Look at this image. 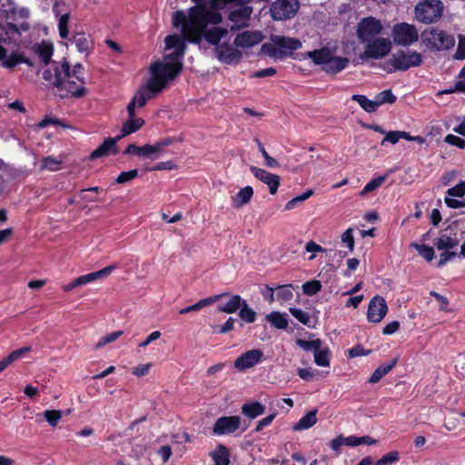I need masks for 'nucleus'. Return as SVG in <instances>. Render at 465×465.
<instances>
[{"instance_id": "obj_49", "label": "nucleus", "mask_w": 465, "mask_h": 465, "mask_svg": "<svg viewBox=\"0 0 465 465\" xmlns=\"http://www.w3.org/2000/svg\"><path fill=\"white\" fill-rule=\"evenodd\" d=\"M44 416L52 427H55L62 418V411L59 410H46L44 411Z\"/></svg>"}, {"instance_id": "obj_26", "label": "nucleus", "mask_w": 465, "mask_h": 465, "mask_svg": "<svg viewBox=\"0 0 465 465\" xmlns=\"http://www.w3.org/2000/svg\"><path fill=\"white\" fill-rule=\"evenodd\" d=\"M32 351L31 346H25L13 351L6 357L0 361V373L4 371L11 363L21 358L26 352Z\"/></svg>"}, {"instance_id": "obj_21", "label": "nucleus", "mask_w": 465, "mask_h": 465, "mask_svg": "<svg viewBox=\"0 0 465 465\" xmlns=\"http://www.w3.org/2000/svg\"><path fill=\"white\" fill-rule=\"evenodd\" d=\"M116 269L115 264H111L109 266H106L99 271L93 272L84 275H81L78 277V282L82 285H85L89 282H92L94 281H96L101 278H105L108 275H110L114 270Z\"/></svg>"}, {"instance_id": "obj_30", "label": "nucleus", "mask_w": 465, "mask_h": 465, "mask_svg": "<svg viewBox=\"0 0 465 465\" xmlns=\"http://www.w3.org/2000/svg\"><path fill=\"white\" fill-rule=\"evenodd\" d=\"M36 54L39 56V58L42 60V62L45 64V65L52 64L54 61H52V56L54 54V47L52 44L42 42L40 45H37L36 48Z\"/></svg>"}, {"instance_id": "obj_28", "label": "nucleus", "mask_w": 465, "mask_h": 465, "mask_svg": "<svg viewBox=\"0 0 465 465\" xmlns=\"http://www.w3.org/2000/svg\"><path fill=\"white\" fill-rule=\"evenodd\" d=\"M253 189L252 186L247 185L244 188H242L232 199L233 206L235 208L243 206L251 201Z\"/></svg>"}, {"instance_id": "obj_55", "label": "nucleus", "mask_w": 465, "mask_h": 465, "mask_svg": "<svg viewBox=\"0 0 465 465\" xmlns=\"http://www.w3.org/2000/svg\"><path fill=\"white\" fill-rule=\"evenodd\" d=\"M277 45L272 43L263 44L261 47V52L270 57L280 58Z\"/></svg>"}, {"instance_id": "obj_57", "label": "nucleus", "mask_w": 465, "mask_h": 465, "mask_svg": "<svg viewBox=\"0 0 465 465\" xmlns=\"http://www.w3.org/2000/svg\"><path fill=\"white\" fill-rule=\"evenodd\" d=\"M399 460V452L397 450L390 451L382 456L378 461L377 465H389Z\"/></svg>"}, {"instance_id": "obj_9", "label": "nucleus", "mask_w": 465, "mask_h": 465, "mask_svg": "<svg viewBox=\"0 0 465 465\" xmlns=\"http://www.w3.org/2000/svg\"><path fill=\"white\" fill-rule=\"evenodd\" d=\"M299 7L298 0H276L270 7V14L273 20H288L294 17Z\"/></svg>"}, {"instance_id": "obj_40", "label": "nucleus", "mask_w": 465, "mask_h": 465, "mask_svg": "<svg viewBox=\"0 0 465 465\" xmlns=\"http://www.w3.org/2000/svg\"><path fill=\"white\" fill-rule=\"evenodd\" d=\"M411 246L415 248L418 251L419 254L422 256L426 261L430 262L434 259L435 252L432 247L426 244H419L416 242H412Z\"/></svg>"}, {"instance_id": "obj_45", "label": "nucleus", "mask_w": 465, "mask_h": 465, "mask_svg": "<svg viewBox=\"0 0 465 465\" xmlns=\"http://www.w3.org/2000/svg\"><path fill=\"white\" fill-rule=\"evenodd\" d=\"M5 17L6 19H13V20H15V15H18V16L23 19L28 18L29 15H30L29 10L25 7L17 9L15 6H12L8 10H5Z\"/></svg>"}, {"instance_id": "obj_14", "label": "nucleus", "mask_w": 465, "mask_h": 465, "mask_svg": "<svg viewBox=\"0 0 465 465\" xmlns=\"http://www.w3.org/2000/svg\"><path fill=\"white\" fill-rule=\"evenodd\" d=\"M214 50L218 60L229 64H238L242 56V54L240 50L234 48L232 45L227 43L217 45Z\"/></svg>"}, {"instance_id": "obj_36", "label": "nucleus", "mask_w": 465, "mask_h": 465, "mask_svg": "<svg viewBox=\"0 0 465 465\" xmlns=\"http://www.w3.org/2000/svg\"><path fill=\"white\" fill-rule=\"evenodd\" d=\"M214 465H228L229 454L228 450L223 445H219L218 449L212 453Z\"/></svg>"}, {"instance_id": "obj_1", "label": "nucleus", "mask_w": 465, "mask_h": 465, "mask_svg": "<svg viewBox=\"0 0 465 465\" xmlns=\"http://www.w3.org/2000/svg\"><path fill=\"white\" fill-rule=\"evenodd\" d=\"M212 8L204 5L191 7L188 15L179 10L173 15L174 26H181L182 36L173 35L165 37V54L163 60H158L150 65V77L147 79V100L154 98L162 93L169 84L181 73L183 69L182 59L183 57L186 45L185 40L200 44L204 39L213 45H220V40L223 38L228 31L225 28L213 27L205 30L207 25H218L222 22V15L213 10L221 5L232 2L233 0H211Z\"/></svg>"}, {"instance_id": "obj_24", "label": "nucleus", "mask_w": 465, "mask_h": 465, "mask_svg": "<svg viewBox=\"0 0 465 465\" xmlns=\"http://www.w3.org/2000/svg\"><path fill=\"white\" fill-rule=\"evenodd\" d=\"M226 295H227V293H221V294H217V295H214V296H212L209 298L202 299L199 302H197L196 303L182 309L179 312V313L185 314V313H188L191 312L199 311V310L203 309V307H206L208 305L214 303L215 302L219 301L221 298H223Z\"/></svg>"}, {"instance_id": "obj_17", "label": "nucleus", "mask_w": 465, "mask_h": 465, "mask_svg": "<svg viewBox=\"0 0 465 465\" xmlns=\"http://www.w3.org/2000/svg\"><path fill=\"white\" fill-rule=\"evenodd\" d=\"M252 13L251 6H241L240 8L233 10L229 15V20L232 23L231 25V31L235 32L241 28L247 26V21Z\"/></svg>"}, {"instance_id": "obj_11", "label": "nucleus", "mask_w": 465, "mask_h": 465, "mask_svg": "<svg viewBox=\"0 0 465 465\" xmlns=\"http://www.w3.org/2000/svg\"><path fill=\"white\" fill-rule=\"evenodd\" d=\"M263 358V352L260 349H252L245 351L234 361V368L240 371L254 367Z\"/></svg>"}, {"instance_id": "obj_59", "label": "nucleus", "mask_w": 465, "mask_h": 465, "mask_svg": "<svg viewBox=\"0 0 465 465\" xmlns=\"http://www.w3.org/2000/svg\"><path fill=\"white\" fill-rule=\"evenodd\" d=\"M352 232L353 230L349 228L341 235V242L347 245L350 252L354 250V238Z\"/></svg>"}, {"instance_id": "obj_5", "label": "nucleus", "mask_w": 465, "mask_h": 465, "mask_svg": "<svg viewBox=\"0 0 465 465\" xmlns=\"http://www.w3.org/2000/svg\"><path fill=\"white\" fill-rule=\"evenodd\" d=\"M422 63V56L416 51H399L392 55L386 63L392 65V69H388L389 73L393 71H407L411 67L420 66Z\"/></svg>"}, {"instance_id": "obj_53", "label": "nucleus", "mask_w": 465, "mask_h": 465, "mask_svg": "<svg viewBox=\"0 0 465 465\" xmlns=\"http://www.w3.org/2000/svg\"><path fill=\"white\" fill-rule=\"evenodd\" d=\"M71 74L74 77L79 83L85 84L86 81L84 78V67L82 64L77 63L74 65L73 69H71Z\"/></svg>"}, {"instance_id": "obj_8", "label": "nucleus", "mask_w": 465, "mask_h": 465, "mask_svg": "<svg viewBox=\"0 0 465 465\" xmlns=\"http://www.w3.org/2000/svg\"><path fill=\"white\" fill-rule=\"evenodd\" d=\"M392 41L389 38L379 37L366 44L364 51L360 54L361 59H382L391 51Z\"/></svg>"}, {"instance_id": "obj_27", "label": "nucleus", "mask_w": 465, "mask_h": 465, "mask_svg": "<svg viewBox=\"0 0 465 465\" xmlns=\"http://www.w3.org/2000/svg\"><path fill=\"white\" fill-rule=\"evenodd\" d=\"M144 124V121L142 118L137 119H128L126 122L123 124L122 129H121V134L117 135V139L120 141L123 137L129 135L131 134L135 133L137 130H139L143 124Z\"/></svg>"}, {"instance_id": "obj_48", "label": "nucleus", "mask_w": 465, "mask_h": 465, "mask_svg": "<svg viewBox=\"0 0 465 465\" xmlns=\"http://www.w3.org/2000/svg\"><path fill=\"white\" fill-rule=\"evenodd\" d=\"M164 153V147L157 142L153 145L147 144V160H156Z\"/></svg>"}, {"instance_id": "obj_13", "label": "nucleus", "mask_w": 465, "mask_h": 465, "mask_svg": "<svg viewBox=\"0 0 465 465\" xmlns=\"http://www.w3.org/2000/svg\"><path fill=\"white\" fill-rule=\"evenodd\" d=\"M241 425L239 416H223L215 421L213 432L217 435L230 434L236 431Z\"/></svg>"}, {"instance_id": "obj_25", "label": "nucleus", "mask_w": 465, "mask_h": 465, "mask_svg": "<svg viewBox=\"0 0 465 465\" xmlns=\"http://www.w3.org/2000/svg\"><path fill=\"white\" fill-rule=\"evenodd\" d=\"M397 362L398 358H393L388 363L379 366L370 377L369 383L374 384L379 382L383 378V376H385L393 369Z\"/></svg>"}, {"instance_id": "obj_19", "label": "nucleus", "mask_w": 465, "mask_h": 465, "mask_svg": "<svg viewBox=\"0 0 465 465\" xmlns=\"http://www.w3.org/2000/svg\"><path fill=\"white\" fill-rule=\"evenodd\" d=\"M263 35L260 31H244L236 35L234 45L238 47L248 48L260 44Z\"/></svg>"}, {"instance_id": "obj_56", "label": "nucleus", "mask_w": 465, "mask_h": 465, "mask_svg": "<svg viewBox=\"0 0 465 465\" xmlns=\"http://www.w3.org/2000/svg\"><path fill=\"white\" fill-rule=\"evenodd\" d=\"M138 176V170L133 169L127 172H122L116 178L117 183H125Z\"/></svg>"}, {"instance_id": "obj_51", "label": "nucleus", "mask_w": 465, "mask_h": 465, "mask_svg": "<svg viewBox=\"0 0 465 465\" xmlns=\"http://www.w3.org/2000/svg\"><path fill=\"white\" fill-rule=\"evenodd\" d=\"M289 311L291 314L301 323L308 326L310 325L311 316L308 312L298 308H290Z\"/></svg>"}, {"instance_id": "obj_3", "label": "nucleus", "mask_w": 465, "mask_h": 465, "mask_svg": "<svg viewBox=\"0 0 465 465\" xmlns=\"http://www.w3.org/2000/svg\"><path fill=\"white\" fill-rule=\"evenodd\" d=\"M444 5L441 0H420L414 9L416 19L425 25L437 23L442 16Z\"/></svg>"}, {"instance_id": "obj_42", "label": "nucleus", "mask_w": 465, "mask_h": 465, "mask_svg": "<svg viewBox=\"0 0 465 465\" xmlns=\"http://www.w3.org/2000/svg\"><path fill=\"white\" fill-rule=\"evenodd\" d=\"M239 316L240 318L248 322L252 323L255 321L256 312L249 307L246 301H243L242 304L240 307Z\"/></svg>"}, {"instance_id": "obj_16", "label": "nucleus", "mask_w": 465, "mask_h": 465, "mask_svg": "<svg viewBox=\"0 0 465 465\" xmlns=\"http://www.w3.org/2000/svg\"><path fill=\"white\" fill-rule=\"evenodd\" d=\"M0 46L5 48V45H17L21 38L18 25L13 22H7L0 28Z\"/></svg>"}, {"instance_id": "obj_46", "label": "nucleus", "mask_w": 465, "mask_h": 465, "mask_svg": "<svg viewBox=\"0 0 465 465\" xmlns=\"http://www.w3.org/2000/svg\"><path fill=\"white\" fill-rule=\"evenodd\" d=\"M296 344L301 347L302 350L306 351H312L313 352L322 346V341L320 339L312 340V341H304L302 339H298L296 341Z\"/></svg>"}, {"instance_id": "obj_32", "label": "nucleus", "mask_w": 465, "mask_h": 465, "mask_svg": "<svg viewBox=\"0 0 465 465\" xmlns=\"http://www.w3.org/2000/svg\"><path fill=\"white\" fill-rule=\"evenodd\" d=\"M243 301L240 295H232L226 303L219 304L217 309L222 312L233 313L240 309Z\"/></svg>"}, {"instance_id": "obj_41", "label": "nucleus", "mask_w": 465, "mask_h": 465, "mask_svg": "<svg viewBox=\"0 0 465 465\" xmlns=\"http://www.w3.org/2000/svg\"><path fill=\"white\" fill-rule=\"evenodd\" d=\"M275 290L277 291V298L283 302H289L293 298V286L292 284L279 285Z\"/></svg>"}, {"instance_id": "obj_60", "label": "nucleus", "mask_w": 465, "mask_h": 465, "mask_svg": "<svg viewBox=\"0 0 465 465\" xmlns=\"http://www.w3.org/2000/svg\"><path fill=\"white\" fill-rule=\"evenodd\" d=\"M124 153L145 156V145L136 146L134 143H130L124 150Z\"/></svg>"}, {"instance_id": "obj_10", "label": "nucleus", "mask_w": 465, "mask_h": 465, "mask_svg": "<svg viewBox=\"0 0 465 465\" xmlns=\"http://www.w3.org/2000/svg\"><path fill=\"white\" fill-rule=\"evenodd\" d=\"M270 39L277 45L280 58L290 56L293 51L302 47V42L296 38L272 35Z\"/></svg>"}, {"instance_id": "obj_29", "label": "nucleus", "mask_w": 465, "mask_h": 465, "mask_svg": "<svg viewBox=\"0 0 465 465\" xmlns=\"http://www.w3.org/2000/svg\"><path fill=\"white\" fill-rule=\"evenodd\" d=\"M331 54V51L327 47L310 51L307 53V56L310 57L315 64H321L322 66L326 64V62H328Z\"/></svg>"}, {"instance_id": "obj_20", "label": "nucleus", "mask_w": 465, "mask_h": 465, "mask_svg": "<svg viewBox=\"0 0 465 465\" xmlns=\"http://www.w3.org/2000/svg\"><path fill=\"white\" fill-rule=\"evenodd\" d=\"M145 105V83L140 84L137 94L129 102L126 110L130 119L135 118V108H142Z\"/></svg>"}, {"instance_id": "obj_38", "label": "nucleus", "mask_w": 465, "mask_h": 465, "mask_svg": "<svg viewBox=\"0 0 465 465\" xmlns=\"http://www.w3.org/2000/svg\"><path fill=\"white\" fill-rule=\"evenodd\" d=\"M313 194V191L312 189H308L306 192H304L302 194L296 196L290 200L285 205H284V211H291L297 207L299 204L302 203L305 200L310 198Z\"/></svg>"}, {"instance_id": "obj_64", "label": "nucleus", "mask_w": 465, "mask_h": 465, "mask_svg": "<svg viewBox=\"0 0 465 465\" xmlns=\"http://www.w3.org/2000/svg\"><path fill=\"white\" fill-rule=\"evenodd\" d=\"M156 453L161 458L162 461L165 463L170 459L173 452L169 445H163L157 450Z\"/></svg>"}, {"instance_id": "obj_58", "label": "nucleus", "mask_w": 465, "mask_h": 465, "mask_svg": "<svg viewBox=\"0 0 465 465\" xmlns=\"http://www.w3.org/2000/svg\"><path fill=\"white\" fill-rule=\"evenodd\" d=\"M61 161H58L56 158L53 156H46L43 159V168L48 169L50 171L58 170Z\"/></svg>"}, {"instance_id": "obj_23", "label": "nucleus", "mask_w": 465, "mask_h": 465, "mask_svg": "<svg viewBox=\"0 0 465 465\" xmlns=\"http://www.w3.org/2000/svg\"><path fill=\"white\" fill-rule=\"evenodd\" d=\"M264 411L265 406L259 401L246 402L242 407V413L251 420L263 414Z\"/></svg>"}, {"instance_id": "obj_22", "label": "nucleus", "mask_w": 465, "mask_h": 465, "mask_svg": "<svg viewBox=\"0 0 465 465\" xmlns=\"http://www.w3.org/2000/svg\"><path fill=\"white\" fill-rule=\"evenodd\" d=\"M349 64V59L346 57L334 56L331 54L328 62L322 66V70L327 74H337L343 70Z\"/></svg>"}, {"instance_id": "obj_44", "label": "nucleus", "mask_w": 465, "mask_h": 465, "mask_svg": "<svg viewBox=\"0 0 465 465\" xmlns=\"http://www.w3.org/2000/svg\"><path fill=\"white\" fill-rule=\"evenodd\" d=\"M387 175H381L377 178L372 179L371 182H369L365 187L362 189V191L360 193L361 196H365L369 193L376 190L379 188L386 180Z\"/></svg>"}, {"instance_id": "obj_62", "label": "nucleus", "mask_w": 465, "mask_h": 465, "mask_svg": "<svg viewBox=\"0 0 465 465\" xmlns=\"http://www.w3.org/2000/svg\"><path fill=\"white\" fill-rule=\"evenodd\" d=\"M447 143L455 145L460 149L465 148V140L454 134H448L444 140Z\"/></svg>"}, {"instance_id": "obj_61", "label": "nucleus", "mask_w": 465, "mask_h": 465, "mask_svg": "<svg viewBox=\"0 0 465 465\" xmlns=\"http://www.w3.org/2000/svg\"><path fill=\"white\" fill-rule=\"evenodd\" d=\"M447 193L454 197H462L465 195V183L461 182L459 184L448 189Z\"/></svg>"}, {"instance_id": "obj_12", "label": "nucleus", "mask_w": 465, "mask_h": 465, "mask_svg": "<svg viewBox=\"0 0 465 465\" xmlns=\"http://www.w3.org/2000/svg\"><path fill=\"white\" fill-rule=\"evenodd\" d=\"M388 312L386 301L381 296L373 297L368 306L367 318L369 322L378 323L382 321Z\"/></svg>"}, {"instance_id": "obj_2", "label": "nucleus", "mask_w": 465, "mask_h": 465, "mask_svg": "<svg viewBox=\"0 0 465 465\" xmlns=\"http://www.w3.org/2000/svg\"><path fill=\"white\" fill-rule=\"evenodd\" d=\"M52 68L54 71V80L53 86L56 87L61 92L59 96L61 98H83L88 94V89L84 84L72 80L71 66L69 62L64 58L63 61H54Z\"/></svg>"}, {"instance_id": "obj_31", "label": "nucleus", "mask_w": 465, "mask_h": 465, "mask_svg": "<svg viewBox=\"0 0 465 465\" xmlns=\"http://www.w3.org/2000/svg\"><path fill=\"white\" fill-rule=\"evenodd\" d=\"M317 410L314 409L309 411L306 415L302 417L297 423L294 424V430H307L312 427L317 422Z\"/></svg>"}, {"instance_id": "obj_18", "label": "nucleus", "mask_w": 465, "mask_h": 465, "mask_svg": "<svg viewBox=\"0 0 465 465\" xmlns=\"http://www.w3.org/2000/svg\"><path fill=\"white\" fill-rule=\"evenodd\" d=\"M118 141L119 140L116 136L114 138L108 137L104 139V141L90 153L89 159L94 161L98 158L108 156L109 154H116L118 153L116 145Z\"/></svg>"}, {"instance_id": "obj_39", "label": "nucleus", "mask_w": 465, "mask_h": 465, "mask_svg": "<svg viewBox=\"0 0 465 465\" xmlns=\"http://www.w3.org/2000/svg\"><path fill=\"white\" fill-rule=\"evenodd\" d=\"M22 56L23 53L20 52H13L11 54L7 57V55L1 60L2 65L8 69H13L16 65L20 64L22 62Z\"/></svg>"}, {"instance_id": "obj_15", "label": "nucleus", "mask_w": 465, "mask_h": 465, "mask_svg": "<svg viewBox=\"0 0 465 465\" xmlns=\"http://www.w3.org/2000/svg\"><path fill=\"white\" fill-rule=\"evenodd\" d=\"M250 170L255 178L268 185L269 192L272 195H274L277 193L281 182V177L279 175L271 173L266 170L256 166H251Z\"/></svg>"}, {"instance_id": "obj_7", "label": "nucleus", "mask_w": 465, "mask_h": 465, "mask_svg": "<svg viewBox=\"0 0 465 465\" xmlns=\"http://www.w3.org/2000/svg\"><path fill=\"white\" fill-rule=\"evenodd\" d=\"M383 26L380 20L373 16L361 19L357 25V37L361 43L368 44L379 38Z\"/></svg>"}, {"instance_id": "obj_52", "label": "nucleus", "mask_w": 465, "mask_h": 465, "mask_svg": "<svg viewBox=\"0 0 465 465\" xmlns=\"http://www.w3.org/2000/svg\"><path fill=\"white\" fill-rule=\"evenodd\" d=\"M322 288V284L320 281L312 280L310 282H306L302 285V291L307 295H314L316 294Z\"/></svg>"}, {"instance_id": "obj_35", "label": "nucleus", "mask_w": 465, "mask_h": 465, "mask_svg": "<svg viewBox=\"0 0 465 465\" xmlns=\"http://www.w3.org/2000/svg\"><path fill=\"white\" fill-rule=\"evenodd\" d=\"M351 99L356 101L361 107L368 113H373L378 109L375 100H370L365 95L353 94Z\"/></svg>"}, {"instance_id": "obj_6", "label": "nucleus", "mask_w": 465, "mask_h": 465, "mask_svg": "<svg viewBox=\"0 0 465 465\" xmlns=\"http://www.w3.org/2000/svg\"><path fill=\"white\" fill-rule=\"evenodd\" d=\"M392 43L400 46H411L419 40V31L414 25L397 23L391 29Z\"/></svg>"}, {"instance_id": "obj_4", "label": "nucleus", "mask_w": 465, "mask_h": 465, "mask_svg": "<svg viewBox=\"0 0 465 465\" xmlns=\"http://www.w3.org/2000/svg\"><path fill=\"white\" fill-rule=\"evenodd\" d=\"M422 40L429 48L439 51L448 50L455 45L453 35L439 28L423 32Z\"/></svg>"}, {"instance_id": "obj_63", "label": "nucleus", "mask_w": 465, "mask_h": 465, "mask_svg": "<svg viewBox=\"0 0 465 465\" xmlns=\"http://www.w3.org/2000/svg\"><path fill=\"white\" fill-rule=\"evenodd\" d=\"M454 58L457 60L465 59V36H459L458 48L454 54Z\"/></svg>"}, {"instance_id": "obj_33", "label": "nucleus", "mask_w": 465, "mask_h": 465, "mask_svg": "<svg viewBox=\"0 0 465 465\" xmlns=\"http://www.w3.org/2000/svg\"><path fill=\"white\" fill-rule=\"evenodd\" d=\"M266 321L279 330H284L288 327L286 314H282L279 312H272L266 315Z\"/></svg>"}, {"instance_id": "obj_54", "label": "nucleus", "mask_w": 465, "mask_h": 465, "mask_svg": "<svg viewBox=\"0 0 465 465\" xmlns=\"http://www.w3.org/2000/svg\"><path fill=\"white\" fill-rule=\"evenodd\" d=\"M175 169H177V165L173 161L162 162V163H156V164H154L153 166H148L147 165V172H149V171H162V170L171 171V170H175Z\"/></svg>"}, {"instance_id": "obj_50", "label": "nucleus", "mask_w": 465, "mask_h": 465, "mask_svg": "<svg viewBox=\"0 0 465 465\" xmlns=\"http://www.w3.org/2000/svg\"><path fill=\"white\" fill-rule=\"evenodd\" d=\"M74 42L80 53L88 51L89 41L84 33L76 34L74 37Z\"/></svg>"}, {"instance_id": "obj_37", "label": "nucleus", "mask_w": 465, "mask_h": 465, "mask_svg": "<svg viewBox=\"0 0 465 465\" xmlns=\"http://www.w3.org/2000/svg\"><path fill=\"white\" fill-rule=\"evenodd\" d=\"M314 361L318 366L328 367L330 365V350L328 348L319 349L314 351Z\"/></svg>"}, {"instance_id": "obj_34", "label": "nucleus", "mask_w": 465, "mask_h": 465, "mask_svg": "<svg viewBox=\"0 0 465 465\" xmlns=\"http://www.w3.org/2000/svg\"><path fill=\"white\" fill-rule=\"evenodd\" d=\"M459 243L456 238L448 235H441L435 239L434 244L438 250H450L455 248Z\"/></svg>"}, {"instance_id": "obj_47", "label": "nucleus", "mask_w": 465, "mask_h": 465, "mask_svg": "<svg viewBox=\"0 0 465 465\" xmlns=\"http://www.w3.org/2000/svg\"><path fill=\"white\" fill-rule=\"evenodd\" d=\"M122 331H113L102 337L97 343L94 345V349L99 350L105 346L106 344L116 341L120 336H122Z\"/></svg>"}, {"instance_id": "obj_43", "label": "nucleus", "mask_w": 465, "mask_h": 465, "mask_svg": "<svg viewBox=\"0 0 465 465\" xmlns=\"http://www.w3.org/2000/svg\"><path fill=\"white\" fill-rule=\"evenodd\" d=\"M396 96L392 94L391 90H384L381 93H379L376 95L375 102L377 104V107L381 106L384 104H394L396 102Z\"/></svg>"}]
</instances>
